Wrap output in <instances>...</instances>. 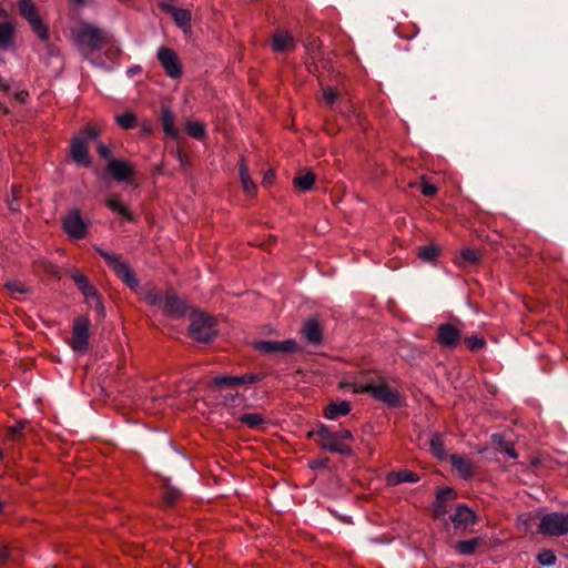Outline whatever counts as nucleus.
I'll list each match as a JSON object with an SVG mask.
<instances>
[{"label": "nucleus", "instance_id": "1", "mask_svg": "<svg viewBox=\"0 0 568 568\" xmlns=\"http://www.w3.org/2000/svg\"><path fill=\"white\" fill-rule=\"evenodd\" d=\"M342 387L352 389L354 394L369 393L376 400L392 407L400 406L399 393L389 387L377 371L363 372L354 381L343 382Z\"/></svg>", "mask_w": 568, "mask_h": 568}, {"label": "nucleus", "instance_id": "2", "mask_svg": "<svg viewBox=\"0 0 568 568\" xmlns=\"http://www.w3.org/2000/svg\"><path fill=\"white\" fill-rule=\"evenodd\" d=\"M310 436L315 438L320 447L328 452L342 455H349L352 452L349 443L353 439V435L348 429L331 432L327 426L322 425L316 430L310 433Z\"/></svg>", "mask_w": 568, "mask_h": 568}, {"label": "nucleus", "instance_id": "3", "mask_svg": "<svg viewBox=\"0 0 568 568\" xmlns=\"http://www.w3.org/2000/svg\"><path fill=\"white\" fill-rule=\"evenodd\" d=\"M217 333L216 321L214 317L201 313L193 312L191 314V323L189 328L190 337L196 342H209Z\"/></svg>", "mask_w": 568, "mask_h": 568}, {"label": "nucleus", "instance_id": "4", "mask_svg": "<svg viewBox=\"0 0 568 568\" xmlns=\"http://www.w3.org/2000/svg\"><path fill=\"white\" fill-rule=\"evenodd\" d=\"M95 250L100 256L103 257L108 266L114 272L119 280H121L132 291H136L139 288V283L134 278L130 265L124 262L120 255L99 247Z\"/></svg>", "mask_w": 568, "mask_h": 568}, {"label": "nucleus", "instance_id": "5", "mask_svg": "<svg viewBox=\"0 0 568 568\" xmlns=\"http://www.w3.org/2000/svg\"><path fill=\"white\" fill-rule=\"evenodd\" d=\"M108 36L101 29L84 24L80 28L77 41L82 50H100L108 42Z\"/></svg>", "mask_w": 568, "mask_h": 568}, {"label": "nucleus", "instance_id": "6", "mask_svg": "<svg viewBox=\"0 0 568 568\" xmlns=\"http://www.w3.org/2000/svg\"><path fill=\"white\" fill-rule=\"evenodd\" d=\"M18 7L21 16L29 22L39 39L47 41L49 39L48 27L41 20L33 2L31 0H18Z\"/></svg>", "mask_w": 568, "mask_h": 568}, {"label": "nucleus", "instance_id": "7", "mask_svg": "<svg viewBox=\"0 0 568 568\" xmlns=\"http://www.w3.org/2000/svg\"><path fill=\"white\" fill-rule=\"evenodd\" d=\"M539 531L545 536L559 537L568 532V514L550 513L541 517Z\"/></svg>", "mask_w": 568, "mask_h": 568}, {"label": "nucleus", "instance_id": "8", "mask_svg": "<svg viewBox=\"0 0 568 568\" xmlns=\"http://www.w3.org/2000/svg\"><path fill=\"white\" fill-rule=\"evenodd\" d=\"M90 221L81 216L79 210L74 209L62 219L63 231L74 240H82L87 236Z\"/></svg>", "mask_w": 568, "mask_h": 568}, {"label": "nucleus", "instance_id": "9", "mask_svg": "<svg viewBox=\"0 0 568 568\" xmlns=\"http://www.w3.org/2000/svg\"><path fill=\"white\" fill-rule=\"evenodd\" d=\"M90 320L88 316H79L75 318L72 327L69 345L75 352H85L89 347V328Z\"/></svg>", "mask_w": 568, "mask_h": 568}, {"label": "nucleus", "instance_id": "10", "mask_svg": "<svg viewBox=\"0 0 568 568\" xmlns=\"http://www.w3.org/2000/svg\"><path fill=\"white\" fill-rule=\"evenodd\" d=\"M156 57L168 77L171 79L181 78L183 72L182 63L173 49L161 47L158 50Z\"/></svg>", "mask_w": 568, "mask_h": 568}, {"label": "nucleus", "instance_id": "11", "mask_svg": "<svg viewBox=\"0 0 568 568\" xmlns=\"http://www.w3.org/2000/svg\"><path fill=\"white\" fill-rule=\"evenodd\" d=\"M70 158L79 166H89L91 164L89 144L84 136L77 135L71 140Z\"/></svg>", "mask_w": 568, "mask_h": 568}, {"label": "nucleus", "instance_id": "12", "mask_svg": "<svg viewBox=\"0 0 568 568\" xmlns=\"http://www.w3.org/2000/svg\"><path fill=\"white\" fill-rule=\"evenodd\" d=\"M254 347L265 354L296 353L300 349L298 344L294 339H286L283 342L258 341L254 344Z\"/></svg>", "mask_w": 568, "mask_h": 568}, {"label": "nucleus", "instance_id": "13", "mask_svg": "<svg viewBox=\"0 0 568 568\" xmlns=\"http://www.w3.org/2000/svg\"><path fill=\"white\" fill-rule=\"evenodd\" d=\"M16 24L8 19V13L0 8V50H9L14 45Z\"/></svg>", "mask_w": 568, "mask_h": 568}, {"label": "nucleus", "instance_id": "14", "mask_svg": "<svg viewBox=\"0 0 568 568\" xmlns=\"http://www.w3.org/2000/svg\"><path fill=\"white\" fill-rule=\"evenodd\" d=\"M453 470L463 479H470L476 474V464L464 455L453 454L449 457Z\"/></svg>", "mask_w": 568, "mask_h": 568}, {"label": "nucleus", "instance_id": "15", "mask_svg": "<svg viewBox=\"0 0 568 568\" xmlns=\"http://www.w3.org/2000/svg\"><path fill=\"white\" fill-rule=\"evenodd\" d=\"M437 339L440 345L455 348L460 343L462 333L452 324H442L437 328Z\"/></svg>", "mask_w": 568, "mask_h": 568}, {"label": "nucleus", "instance_id": "16", "mask_svg": "<svg viewBox=\"0 0 568 568\" xmlns=\"http://www.w3.org/2000/svg\"><path fill=\"white\" fill-rule=\"evenodd\" d=\"M271 45L277 53L292 52L296 47L293 36L283 29H278L272 34Z\"/></svg>", "mask_w": 568, "mask_h": 568}, {"label": "nucleus", "instance_id": "17", "mask_svg": "<svg viewBox=\"0 0 568 568\" xmlns=\"http://www.w3.org/2000/svg\"><path fill=\"white\" fill-rule=\"evenodd\" d=\"M262 374L247 373L242 376H216L214 384L216 386L234 387L243 384H254L262 381Z\"/></svg>", "mask_w": 568, "mask_h": 568}, {"label": "nucleus", "instance_id": "18", "mask_svg": "<svg viewBox=\"0 0 568 568\" xmlns=\"http://www.w3.org/2000/svg\"><path fill=\"white\" fill-rule=\"evenodd\" d=\"M450 519L456 528L467 529L475 525L476 515L470 508L464 505H458Z\"/></svg>", "mask_w": 568, "mask_h": 568}, {"label": "nucleus", "instance_id": "19", "mask_svg": "<svg viewBox=\"0 0 568 568\" xmlns=\"http://www.w3.org/2000/svg\"><path fill=\"white\" fill-rule=\"evenodd\" d=\"M160 7L165 11L171 13L174 22L183 29V31H187L191 29V11L186 9L176 8L172 4H168L165 2H161Z\"/></svg>", "mask_w": 568, "mask_h": 568}, {"label": "nucleus", "instance_id": "20", "mask_svg": "<svg viewBox=\"0 0 568 568\" xmlns=\"http://www.w3.org/2000/svg\"><path fill=\"white\" fill-rule=\"evenodd\" d=\"M106 170L116 181H130L133 174L132 165L125 161L111 160Z\"/></svg>", "mask_w": 568, "mask_h": 568}, {"label": "nucleus", "instance_id": "21", "mask_svg": "<svg viewBox=\"0 0 568 568\" xmlns=\"http://www.w3.org/2000/svg\"><path fill=\"white\" fill-rule=\"evenodd\" d=\"M303 337L312 344H320L323 338V327L316 318H308L302 327Z\"/></svg>", "mask_w": 568, "mask_h": 568}, {"label": "nucleus", "instance_id": "22", "mask_svg": "<svg viewBox=\"0 0 568 568\" xmlns=\"http://www.w3.org/2000/svg\"><path fill=\"white\" fill-rule=\"evenodd\" d=\"M351 409V404L347 400L331 402L324 409V417L334 420L348 415Z\"/></svg>", "mask_w": 568, "mask_h": 568}, {"label": "nucleus", "instance_id": "23", "mask_svg": "<svg viewBox=\"0 0 568 568\" xmlns=\"http://www.w3.org/2000/svg\"><path fill=\"white\" fill-rule=\"evenodd\" d=\"M239 170H240V180H241V184H242L244 193L248 196H254L257 193V186L251 179V175L248 172V166L244 159L241 160Z\"/></svg>", "mask_w": 568, "mask_h": 568}, {"label": "nucleus", "instance_id": "24", "mask_svg": "<svg viewBox=\"0 0 568 568\" xmlns=\"http://www.w3.org/2000/svg\"><path fill=\"white\" fill-rule=\"evenodd\" d=\"M186 308L184 301L174 296H168L163 302L164 312L173 316L185 314Z\"/></svg>", "mask_w": 568, "mask_h": 568}, {"label": "nucleus", "instance_id": "25", "mask_svg": "<svg viewBox=\"0 0 568 568\" xmlns=\"http://www.w3.org/2000/svg\"><path fill=\"white\" fill-rule=\"evenodd\" d=\"M72 278L75 282L78 288L87 298H98L95 288L89 283L88 278L84 275L75 273L72 275Z\"/></svg>", "mask_w": 568, "mask_h": 568}, {"label": "nucleus", "instance_id": "26", "mask_svg": "<svg viewBox=\"0 0 568 568\" xmlns=\"http://www.w3.org/2000/svg\"><path fill=\"white\" fill-rule=\"evenodd\" d=\"M456 497L455 491L452 488H445L437 493L436 496V506H435V515L437 517L445 515L446 510L443 506V504L447 500L454 499Z\"/></svg>", "mask_w": 568, "mask_h": 568}, {"label": "nucleus", "instance_id": "27", "mask_svg": "<svg viewBox=\"0 0 568 568\" xmlns=\"http://www.w3.org/2000/svg\"><path fill=\"white\" fill-rule=\"evenodd\" d=\"M430 453L438 459H444L447 456L445 443L440 434H434L429 440Z\"/></svg>", "mask_w": 568, "mask_h": 568}, {"label": "nucleus", "instance_id": "28", "mask_svg": "<svg viewBox=\"0 0 568 568\" xmlns=\"http://www.w3.org/2000/svg\"><path fill=\"white\" fill-rule=\"evenodd\" d=\"M105 204L112 212L118 213L123 219H132L129 207L123 204L116 196H111Z\"/></svg>", "mask_w": 568, "mask_h": 568}, {"label": "nucleus", "instance_id": "29", "mask_svg": "<svg viewBox=\"0 0 568 568\" xmlns=\"http://www.w3.org/2000/svg\"><path fill=\"white\" fill-rule=\"evenodd\" d=\"M315 181V174L312 172H306L304 174L295 176L293 182L297 189L302 191H308L313 187Z\"/></svg>", "mask_w": 568, "mask_h": 568}, {"label": "nucleus", "instance_id": "30", "mask_svg": "<svg viewBox=\"0 0 568 568\" xmlns=\"http://www.w3.org/2000/svg\"><path fill=\"white\" fill-rule=\"evenodd\" d=\"M162 125L164 132L173 139L179 135L178 129L174 125V116L170 110H164L162 113Z\"/></svg>", "mask_w": 568, "mask_h": 568}, {"label": "nucleus", "instance_id": "31", "mask_svg": "<svg viewBox=\"0 0 568 568\" xmlns=\"http://www.w3.org/2000/svg\"><path fill=\"white\" fill-rule=\"evenodd\" d=\"M187 134L193 139H203L205 135V125L200 121H189L185 124Z\"/></svg>", "mask_w": 568, "mask_h": 568}, {"label": "nucleus", "instance_id": "32", "mask_svg": "<svg viewBox=\"0 0 568 568\" xmlns=\"http://www.w3.org/2000/svg\"><path fill=\"white\" fill-rule=\"evenodd\" d=\"M240 420L250 428H258L265 423V418L258 413H248L240 417Z\"/></svg>", "mask_w": 568, "mask_h": 568}, {"label": "nucleus", "instance_id": "33", "mask_svg": "<svg viewBox=\"0 0 568 568\" xmlns=\"http://www.w3.org/2000/svg\"><path fill=\"white\" fill-rule=\"evenodd\" d=\"M418 476L416 473L410 470H399L393 475L390 480L396 484L400 483H416L418 481Z\"/></svg>", "mask_w": 568, "mask_h": 568}, {"label": "nucleus", "instance_id": "34", "mask_svg": "<svg viewBox=\"0 0 568 568\" xmlns=\"http://www.w3.org/2000/svg\"><path fill=\"white\" fill-rule=\"evenodd\" d=\"M478 545H479V539L473 538L469 540H463V541L457 542L456 549L463 555H470L475 551V549L478 547Z\"/></svg>", "mask_w": 568, "mask_h": 568}, {"label": "nucleus", "instance_id": "35", "mask_svg": "<svg viewBox=\"0 0 568 568\" xmlns=\"http://www.w3.org/2000/svg\"><path fill=\"white\" fill-rule=\"evenodd\" d=\"M438 248L434 245H428L420 247L418 251V256L425 262H434L438 256Z\"/></svg>", "mask_w": 568, "mask_h": 568}, {"label": "nucleus", "instance_id": "36", "mask_svg": "<svg viewBox=\"0 0 568 568\" xmlns=\"http://www.w3.org/2000/svg\"><path fill=\"white\" fill-rule=\"evenodd\" d=\"M116 123L123 129H131L136 122V118L131 112H125L121 115L115 116Z\"/></svg>", "mask_w": 568, "mask_h": 568}, {"label": "nucleus", "instance_id": "37", "mask_svg": "<svg viewBox=\"0 0 568 568\" xmlns=\"http://www.w3.org/2000/svg\"><path fill=\"white\" fill-rule=\"evenodd\" d=\"M537 560L542 566H552L556 562V556L552 550L545 549L538 554Z\"/></svg>", "mask_w": 568, "mask_h": 568}, {"label": "nucleus", "instance_id": "38", "mask_svg": "<svg viewBox=\"0 0 568 568\" xmlns=\"http://www.w3.org/2000/svg\"><path fill=\"white\" fill-rule=\"evenodd\" d=\"M465 344L470 351L480 349L485 347L486 342L483 337H478L476 335H473L470 337L465 338Z\"/></svg>", "mask_w": 568, "mask_h": 568}, {"label": "nucleus", "instance_id": "39", "mask_svg": "<svg viewBox=\"0 0 568 568\" xmlns=\"http://www.w3.org/2000/svg\"><path fill=\"white\" fill-rule=\"evenodd\" d=\"M6 288L11 293V295L16 296L17 294H26L28 292L27 287L21 282H8L6 284Z\"/></svg>", "mask_w": 568, "mask_h": 568}, {"label": "nucleus", "instance_id": "40", "mask_svg": "<svg viewBox=\"0 0 568 568\" xmlns=\"http://www.w3.org/2000/svg\"><path fill=\"white\" fill-rule=\"evenodd\" d=\"M460 258L468 263H476L479 258L478 253L471 248H464L460 252Z\"/></svg>", "mask_w": 568, "mask_h": 568}, {"label": "nucleus", "instance_id": "41", "mask_svg": "<svg viewBox=\"0 0 568 568\" xmlns=\"http://www.w3.org/2000/svg\"><path fill=\"white\" fill-rule=\"evenodd\" d=\"M181 497V493L176 489L168 488L164 493V500L168 505L175 504Z\"/></svg>", "mask_w": 568, "mask_h": 568}, {"label": "nucleus", "instance_id": "42", "mask_svg": "<svg viewBox=\"0 0 568 568\" xmlns=\"http://www.w3.org/2000/svg\"><path fill=\"white\" fill-rule=\"evenodd\" d=\"M420 191L425 196H434L437 193V187L423 179L420 183Z\"/></svg>", "mask_w": 568, "mask_h": 568}, {"label": "nucleus", "instance_id": "43", "mask_svg": "<svg viewBox=\"0 0 568 568\" xmlns=\"http://www.w3.org/2000/svg\"><path fill=\"white\" fill-rule=\"evenodd\" d=\"M85 138L89 143L92 140H95L99 136V130L94 126H85L83 131L79 134Z\"/></svg>", "mask_w": 568, "mask_h": 568}, {"label": "nucleus", "instance_id": "44", "mask_svg": "<svg viewBox=\"0 0 568 568\" xmlns=\"http://www.w3.org/2000/svg\"><path fill=\"white\" fill-rule=\"evenodd\" d=\"M338 97V93L333 88H325L323 90V98L328 104H333Z\"/></svg>", "mask_w": 568, "mask_h": 568}, {"label": "nucleus", "instance_id": "45", "mask_svg": "<svg viewBox=\"0 0 568 568\" xmlns=\"http://www.w3.org/2000/svg\"><path fill=\"white\" fill-rule=\"evenodd\" d=\"M11 548L4 546L0 549V564H6L11 557Z\"/></svg>", "mask_w": 568, "mask_h": 568}, {"label": "nucleus", "instance_id": "46", "mask_svg": "<svg viewBox=\"0 0 568 568\" xmlns=\"http://www.w3.org/2000/svg\"><path fill=\"white\" fill-rule=\"evenodd\" d=\"M275 180V172L273 170H268L264 176H263V180H262V184L264 186L266 185H271Z\"/></svg>", "mask_w": 568, "mask_h": 568}, {"label": "nucleus", "instance_id": "47", "mask_svg": "<svg viewBox=\"0 0 568 568\" xmlns=\"http://www.w3.org/2000/svg\"><path fill=\"white\" fill-rule=\"evenodd\" d=\"M98 153L101 158H109L110 154H111V151L109 149V146L104 145V144H100L98 146Z\"/></svg>", "mask_w": 568, "mask_h": 568}, {"label": "nucleus", "instance_id": "48", "mask_svg": "<svg viewBox=\"0 0 568 568\" xmlns=\"http://www.w3.org/2000/svg\"><path fill=\"white\" fill-rule=\"evenodd\" d=\"M306 50L310 51L311 48H318V40L317 39H312V41H310L306 45Z\"/></svg>", "mask_w": 568, "mask_h": 568}, {"label": "nucleus", "instance_id": "49", "mask_svg": "<svg viewBox=\"0 0 568 568\" xmlns=\"http://www.w3.org/2000/svg\"><path fill=\"white\" fill-rule=\"evenodd\" d=\"M20 433V427L14 426L10 428V437L16 439L17 435Z\"/></svg>", "mask_w": 568, "mask_h": 568}, {"label": "nucleus", "instance_id": "50", "mask_svg": "<svg viewBox=\"0 0 568 568\" xmlns=\"http://www.w3.org/2000/svg\"><path fill=\"white\" fill-rule=\"evenodd\" d=\"M139 71H140V67H134V68L129 69L128 73L130 77H132L133 74H136Z\"/></svg>", "mask_w": 568, "mask_h": 568}, {"label": "nucleus", "instance_id": "51", "mask_svg": "<svg viewBox=\"0 0 568 568\" xmlns=\"http://www.w3.org/2000/svg\"><path fill=\"white\" fill-rule=\"evenodd\" d=\"M507 454L513 457V458H516L517 457V454L515 453V449L514 448H507L506 449Z\"/></svg>", "mask_w": 568, "mask_h": 568}, {"label": "nucleus", "instance_id": "52", "mask_svg": "<svg viewBox=\"0 0 568 568\" xmlns=\"http://www.w3.org/2000/svg\"><path fill=\"white\" fill-rule=\"evenodd\" d=\"M75 3L81 4L84 2V0H73Z\"/></svg>", "mask_w": 568, "mask_h": 568}, {"label": "nucleus", "instance_id": "53", "mask_svg": "<svg viewBox=\"0 0 568 568\" xmlns=\"http://www.w3.org/2000/svg\"><path fill=\"white\" fill-rule=\"evenodd\" d=\"M2 509H3V503L0 500V514L2 513Z\"/></svg>", "mask_w": 568, "mask_h": 568}, {"label": "nucleus", "instance_id": "54", "mask_svg": "<svg viewBox=\"0 0 568 568\" xmlns=\"http://www.w3.org/2000/svg\"><path fill=\"white\" fill-rule=\"evenodd\" d=\"M3 457V454H2V450L0 449V460L2 459Z\"/></svg>", "mask_w": 568, "mask_h": 568}]
</instances>
